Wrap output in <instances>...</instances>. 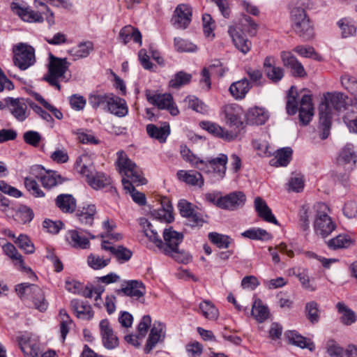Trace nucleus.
<instances>
[{"mask_svg":"<svg viewBox=\"0 0 357 357\" xmlns=\"http://www.w3.org/2000/svg\"><path fill=\"white\" fill-rule=\"evenodd\" d=\"M268 112L262 107H255L250 108L247 114L248 121L255 125H263L268 119Z\"/></svg>","mask_w":357,"mask_h":357,"instance_id":"38","label":"nucleus"},{"mask_svg":"<svg viewBox=\"0 0 357 357\" xmlns=\"http://www.w3.org/2000/svg\"><path fill=\"white\" fill-rule=\"evenodd\" d=\"M199 309L203 316L208 319H216L218 317L219 312L215 305L208 301H204L199 304Z\"/></svg>","mask_w":357,"mask_h":357,"instance_id":"54","label":"nucleus"},{"mask_svg":"<svg viewBox=\"0 0 357 357\" xmlns=\"http://www.w3.org/2000/svg\"><path fill=\"white\" fill-rule=\"evenodd\" d=\"M285 338L291 344L298 347L301 349H308L310 351L315 349V346L313 342L307 340V339L300 335L296 331H288L284 333Z\"/></svg>","mask_w":357,"mask_h":357,"instance_id":"27","label":"nucleus"},{"mask_svg":"<svg viewBox=\"0 0 357 357\" xmlns=\"http://www.w3.org/2000/svg\"><path fill=\"white\" fill-rule=\"evenodd\" d=\"M93 50V44L91 41H85L79 43L77 47L72 48L69 54L75 60L87 57Z\"/></svg>","mask_w":357,"mask_h":357,"instance_id":"42","label":"nucleus"},{"mask_svg":"<svg viewBox=\"0 0 357 357\" xmlns=\"http://www.w3.org/2000/svg\"><path fill=\"white\" fill-rule=\"evenodd\" d=\"M86 181L91 188L98 190L109 185L111 183V178L103 172L96 171Z\"/></svg>","mask_w":357,"mask_h":357,"instance_id":"44","label":"nucleus"},{"mask_svg":"<svg viewBox=\"0 0 357 357\" xmlns=\"http://www.w3.org/2000/svg\"><path fill=\"white\" fill-rule=\"evenodd\" d=\"M176 175L180 181H182L187 184L197 185L199 187L204 185L202 175L198 172L193 170H178Z\"/></svg>","mask_w":357,"mask_h":357,"instance_id":"35","label":"nucleus"},{"mask_svg":"<svg viewBox=\"0 0 357 357\" xmlns=\"http://www.w3.org/2000/svg\"><path fill=\"white\" fill-rule=\"evenodd\" d=\"M70 63L66 58H58L52 54L50 55L47 73L43 79L52 86L61 90L60 82H68L70 77L68 68Z\"/></svg>","mask_w":357,"mask_h":357,"instance_id":"3","label":"nucleus"},{"mask_svg":"<svg viewBox=\"0 0 357 357\" xmlns=\"http://www.w3.org/2000/svg\"><path fill=\"white\" fill-rule=\"evenodd\" d=\"M246 201L245 194L241 191H236L231 192L225 196L220 197L218 202V207L234 211L240 207H242Z\"/></svg>","mask_w":357,"mask_h":357,"instance_id":"13","label":"nucleus"},{"mask_svg":"<svg viewBox=\"0 0 357 357\" xmlns=\"http://www.w3.org/2000/svg\"><path fill=\"white\" fill-rule=\"evenodd\" d=\"M100 333L104 347L108 349L116 348L119 345V339L107 319H102L99 324Z\"/></svg>","mask_w":357,"mask_h":357,"instance_id":"17","label":"nucleus"},{"mask_svg":"<svg viewBox=\"0 0 357 357\" xmlns=\"http://www.w3.org/2000/svg\"><path fill=\"white\" fill-rule=\"evenodd\" d=\"M353 241L347 234H340L335 238L329 240L327 243L328 246L333 249L347 248L352 245Z\"/></svg>","mask_w":357,"mask_h":357,"instance_id":"48","label":"nucleus"},{"mask_svg":"<svg viewBox=\"0 0 357 357\" xmlns=\"http://www.w3.org/2000/svg\"><path fill=\"white\" fill-rule=\"evenodd\" d=\"M146 132L151 137L155 138L162 143L166 141L169 135V125H164L161 127H157L153 124H149L146 126Z\"/></svg>","mask_w":357,"mask_h":357,"instance_id":"43","label":"nucleus"},{"mask_svg":"<svg viewBox=\"0 0 357 357\" xmlns=\"http://www.w3.org/2000/svg\"><path fill=\"white\" fill-rule=\"evenodd\" d=\"M24 185L26 190L35 197H43L45 196V193L40 188L34 178L31 177L25 178Z\"/></svg>","mask_w":357,"mask_h":357,"instance_id":"56","label":"nucleus"},{"mask_svg":"<svg viewBox=\"0 0 357 357\" xmlns=\"http://www.w3.org/2000/svg\"><path fill=\"white\" fill-rule=\"evenodd\" d=\"M201 126L213 136L229 142L234 140L238 136V132L229 131L216 123L202 121L201 122Z\"/></svg>","mask_w":357,"mask_h":357,"instance_id":"18","label":"nucleus"},{"mask_svg":"<svg viewBox=\"0 0 357 357\" xmlns=\"http://www.w3.org/2000/svg\"><path fill=\"white\" fill-rule=\"evenodd\" d=\"M111 93H112L91 94L89 98V102L94 109L100 107L106 111L110 100Z\"/></svg>","mask_w":357,"mask_h":357,"instance_id":"46","label":"nucleus"},{"mask_svg":"<svg viewBox=\"0 0 357 357\" xmlns=\"http://www.w3.org/2000/svg\"><path fill=\"white\" fill-rule=\"evenodd\" d=\"M66 239L75 248L86 249L90 245L89 239L77 230L68 231Z\"/></svg>","mask_w":357,"mask_h":357,"instance_id":"32","label":"nucleus"},{"mask_svg":"<svg viewBox=\"0 0 357 357\" xmlns=\"http://www.w3.org/2000/svg\"><path fill=\"white\" fill-rule=\"evenodd\" d=\"M117 155L116 163L120 172L126 176L122 178L124 189L130 193L136 204L144 206L146 203L145 195L137 191L133 186V184L139 185L146 183V179L142 176L141 169L127 157L123 151H119Z\"/></svg>","mask_w":357,"mask_h":357,"instance_id":"1","label":"nucleus"},{"mask_svg":"<svg viewBox=\"0 0 357 357\" xmlns=\"http://www.w3.org/2000/svg\"><path fill=\"white\" fill-rule=\"evenodd\" d=\"M178 208L180 214L188 219V225L191 227H200L204 223V220L200 213L194 211L191 203L185 199H181L178 203Z\"/></svg>","mask_w":357,"mask_h":357,"instance_id":"15","label":"nucleus"},{"mask_svg":"<svg viewBox=\"0 0 357 357\" xmlns=\"http://www.w3.org/2000/svg\"><path fill=\"white\" fill-rule=\"evenodd\" d=\"M5 254L15 261V265L19 266L20 269L25 271H31L30 268H26L22 256L19 253L16 248L10 243H7L3 246Z\"/></svg>","mask_w":357,"mask_h":357,"instance_id":"40","label":"nucleus"},{"mask_svg":"<svg viewBox=\"0 0 357 357\" xmlns=\"http://www.w3.org/2000/svg\"><path fill=\"white\" fill-rule=\"evenodd\" d=\"M305 9L301 6H294L290 10V19L291 24L300 22L307 19Z\"/></svg>","mask_w":357,"mask_h":357,"instance_id":"59","label":"nucleus"},{"mask_svg":"<svg viewBox=\"0 0 357 357\" xmlns=\"http://www.w3.org/2000/svg\"><path fill=\"white\" fill-rule=\"evenodd\" d=\"M247 75L250 79L252 86H262L264 82L263 75L261 70L249 68L247 70Z\"/></svg>","mask_w":357,"mask_h":357,"instance_id":"62","label":"nucleus"},{"mask_svg":"<svg viewBox=\"0 0 357 357\" xmlns=\"http://www.w3.org/2000/svg\"><path fill=\"white\" fill-rule=\"evenodd\" d=\"M140 225L142 227L144 235L158 248L163 246V242L160 238L153 225L146 218L140 219Z\"/></svg>","mask_w":357,"mask_h":357,"instance_id":"36","label":"nucleus"},{"mask_svg":"<svg viewBox=\"0 0 357 357\" xmlns=\"http://www.w3.org/2000/svg\"><path fill=\"white\" fill-rule=\"evenodd\" d=\"M264 73L273 83L279 82L284 77L283 68L276 66L265 70Z\"/></svg>","mask_w":357,"mask_h":357,"instance_id":"58","label":"nucleus"},{"mask_svg":"<svg viewBox=\"0 0 357 357\" xmlns=\"http://www.w3.org/2000/svg\"><path fill=\"white\" fill-rule=\"evenodd\" d=\"M180 153L183 160L199 170L206 174H213L218 179L225 177L228 160L227 155L220 153L215 158L211 157L203 160L194 155L185 145L181 146Z\"/></svg>","mask_w":357,"mask_h":357,"instance_id":"2","label":"nucleus"},{"mask_svg":"<svg viewBox=\"0 0 357 357\" xmlns=\"http://www.w3.org/2000/svg\"><path fill=\"white\" fill-rule=\"evenodd\" d=\"M3 108H6L17 121L23 122L29 116L28 101L23 98L8 97L4 99Z\"/></svg>","mask_w":357,"mask_h":357,"instance_id":"9","label":"nucleus"},{"mask_svg":"<svg viewBox=\"0 0 357 357\" xmlns=\"http://www.w3.org/2000/svg\"><path fill=\"white\" fill-rule=\"evenodd\" d=\"M55 204L63 213H72L76 209L77 202L70 194H60L55 199Z\"/></svg>","mask_w":357,"mask_h":357,"instance_id":"30","label":"nucleus"},{"mask_svg":"<svg viewBox=\"0 0 357 357\" xmlns=\"http://www.w3.org/2000/svg\"><path fill=\"white\" fill-rule=\"evenodd\" d=\"M336 308L340 314V319L344 325H351L357 320L356 313L347 306L343 302H339L336 304Z\"/></svg>","mask_w":357,"mask_h":357,"instance_id":"41","label":"nucleus"},{"mask_svg":"<svg viewBox=\"0 0 357 357\" xmlns=\"http://www.w3.org/2000/svg\"><path fill=\"white\" fill-rule=\"evenodd\" d=\"M281 59L284 66L291 69L293 76L302 77L306 75L302 63L291 52H281Z\"/></svg>","mask_w":357,"mask_h":357,"instance_id":"19","label":"nucleus"},{"mask_svg":"<svg viewBox=\"0 0 357 357\" xmlns=\"http://www.w3.org/2000/svg\"><path fill=\"white\" fill-rule=\"evenodd\" d=\"M228 33L232 39L236 48L244 54H246L251 49L252 43L244 35L242 29L239 26H231Z\"/></svg>","mask_w":357,"mask_h":357,"instance_id":"14","label":"nucleus"},{"mask_svg":"<svg viewBox=\"0 0 357 357\" xmlns=\"http://www.w3.org/2000/svg\"><path fill=\"white\" fill-rule=\"evenodd\" d=\"M192 18V8L187 4L178 5L172 18L173 25L177 29H185L188 26Z\"/></svg>","mask_w":357,"mask_h":357,"instance_id":"16","label":"nucleus"},{"mask_svg":"<svg viewBox=\"0 0 357 357\" xmlns=\"http://www.w3.org/2000/svg\"><path fill=\"white\" fill-rule=\"evenodd\" d=\"M293 31L304 40H310L314 37V29L309 18L291 24Z\"/></svg>","mask_w":357,"mask_h":357,"instance_id":"33","label":"nucleus"},{"mask_svg":"<svg viewBox=\"0 0 357 357\" xmlns=\"http://www.w3.org/2000/svg\"><path fill=\"white\" fill-rule=\"evenodd\" d=\"M15 291L21 298L33 294V303L36 309L40 312H44L47 310L48 303L45 298L43 291L37 285L29 283H21L16 286Z\"/></svg>","mask_w":357,"mask_h":357,"instance_id":"5","label":"nucleus"},{"mask_svg":"<svg viewBox=\"0 0 357 357\" xmlns=\"http://www.w3.org/2000/svg\"><path fill=\"white\" fill-rule=\"evenodd\" d=\"M75 167L80 174L86 178V181L96 172L93 163L87 154L82 155L77 158Z\"/></svg>","mask_w":357,"mask_h":357,"instance_id":"28","label":"nucleus"},{"mask_svg":"<svg viewBox=\"0 0 357 357\" xmlns=\"http://www.w3.org/2000/svg\"><path fill=\"white\" fill-rule=\"evenodd\" d=\"M118 293H123L135 300L143 298L146 293V288L142 282L137 280H130L127 282L125 287L119 289Z\"/></svg>","mask_w":357,"mask_h":357,"instance_id":"24","label":"nucleus"},{"mask_svg":"<svg viewBox=\"0 0 357 357\" xmlns=\"http://www.w3.org/2000/svg\"><path fill=\"white\" fill-rule=\"evenodd\" d=\"M317 208V213L314 222V231L317 234L324 238L335 229V225L331 218L326 213V211L328 208L325 204L319 203Z\"/></svg>","mask_w":357,"mask_h":357,"instance_id":"6","label":"nucleus"},{"mask_svg":"<svg viewBox=\"0 0 357 357\" xmlns=\"http://www.w3.org/2000/svg\"><path fill=\"white\" fill-rule=\"evenodd\" d=\"M18 345L25 357H38L40 353V341L38 336L25 332L17 337Z\"/></svg>","mask_w":357,"mask_h":357,"instance_id":"10","label":"nucleus"},{"mask_svg":"<svg viewBox=\"0 0 357 357\" xmlns=\"http://www.w3.org/2000/svg\"><path fill=\"white\" fill-rule=\"evenodd\" d=\"M174 42V47L178 52H192L197 50V46L195 44L181 38H175Z\"/></svg>","mask_w":357,"mask_h":357,"instance_id":"57","label":"nucleus"},{"mask_svg":"<svg viewBox=\"0 0 357 357\" xmlns=\"http://www.w3.org/2000/svg\"><path fill=\"white\" fill-rule=\"evenodd\" d=\"M192 75L190 74L186 73L183 71H179L169 81V85L172 88L178 89L190 83Z\"/></svg>","mask_w":357,"mask_h":357,"instance_id":"52","label":"nucleus"},{"mask_svg":"<svg viewBox=\"0 0 357 357\" xmlns=\"http://www.w3.org/2000/svg\"><path fill=\"white\" fill-rule=\"evenodd\" d=\"M298 111L300 121L305 126L307 125L314 115L311 95L305 94L302 96Z\"/></svg>","mask_w":357,"mask_h":357,"instance_id":"21","label":"nucleus"},{"mask_svg":"<svg viewBox=\"0 0 357 357\" xmlns=\"http://www.w3.org/2000/svg\"><path fill=\"white\" fill-rule=\"evenodd\" d=\"M146 98L149 103L157 106L158 109L168 110L172 116H177L179 114V110L170 93H148Z\"/></svg>","mask_w":357,"mask_h":357,"instance_id":"11","label":"nucleus"},{"mask_svg":"<svg viewBox=\"0 0 357 357\" xmlns=\"http://www.w3.org/2000/svg\"><path fill=\"white\" fill-rule=\"evenodd\" d=\"M33 217V210L26 206H21L15 213V220L22 224L30 222Z\"/></svg>","mask_w":357,"mask_h":357,"instance_id":"51","label":"nucleus"},{"mask_svg":"<svg viewBox=\"0 0 357 357\" xmlns=\"http://www.w3.org/2000/svg\"><path fill=\"white\" fill-rule=\"evenodd\" d=\"M185 350L188 357H199L203 351V346L201 343L194 341L185 346Z\"/></svg>","mask_w":357,"mask_h":357,"instance_id":"64","label":"nucleus"},{"mask_svg":"<svg viewBox=\"0 0 357 357\" xmlns=\"http://www.w3.org/2000/svg\"><path fill=\"white\" fill-rule=\"evenodd\" d=\"M101 248L106 251H109L120 263L129 261L132 256V252L130 249L123 245H111L110 243L107 241L102 242Z\"/></svg>","mask_w":357,"mask_h":357,"instance_id":"20","label":"nucleus"},{"mask_svg":"<svg viewBox=\"0 0 357 357\" xmlns=\"http://www.w3.org/2000/svg\"><path fill=\"white\" fill-rule=\"evenodd\" d=\"M252 85L247 78H243L238 81L233 82L229 91L231 96L237 100H243L249 92Z\"/></svg>","mask_w":357,"mask_h":357,"instance_id":"25","label":"nucleus"},{"mask_svg":"<svg viewBox=\"0 0 357 357\" xmlns=\"http://www.w3.org/2000/svg\"><path fill=\"white\" fill-rule=\"evenodd\" d=\"M40 181L43 187L51 188L63 182L60 174L54 171H48L46 174L40 177Z\"/></svg>","mask_w":357,"mask_h":357,"instance_id":"50","label":"nucleus"},{"mask_svg":"<svg viewBox=\"0 0 357 357\" xmlns=\"http://www.w3.org/2000/svg\"><path fill=\"white\" fill-rule=\"evenodd\" d=\"M184 101L188 104L189 108L196 112L206 114L208 112L209 108L202 100L198 99L194 96H187Z\"/></svg>","mask_w":357,"mask_h":357,"instance_id":"49","label":"nucleus"},{"mask_svg":"<svg viewBox=\"0 0 357 357\" xmlns=\"http://www.w3.org/2000/svg\"><path fill=\"white\" fill-rule=\"evenodd\" d=\"M241 236L251 240L264 241H269L273 238V236L266 230L259 227H253L247 229L241 233Z\"/></svg>","mask_w":357,"mask_h":357,"instance_id":"45","label":"nucleus"},{"mask_svg":"<svg viewBox=\"0 0 357 357\" xmlns=\"http://www.w3.org/2000/svg\"><path fill=\"white\" fill-rule=\"evenodd\" d=\"M252 314L257 321L261 323L268 318L269 310L260 299H256L252 305Z\"/></svg>","mask_w":357,"mask_h":357,"instance_id":"47","label":"nucleus"},{"mask_svg":"<svg viewBox=\"0 0 357 357\" xmlns=\"http://www.w3.org/2000/svg\"><path fill=\"white\" fill-rule=\"evenodd\" d=\"M106 111L119 117H123L128 114V107L124 99L111 93Z\"/></svg>","mask_w":357,"mask_h":357,"instance_id":"23","label":"nucleus"},{"mask_svg":"<svg viewBox=\"0 0 357 357\" xmlns=\"http://www.w3.org/2000/svg\"><path fill=\"white\" fill-rule=\"evenodd\" d=\"M70 305L79 319L89 320L93 317L91 306L87 302L73 299L71 301Z\"/></svg>","mask_w":357,"mask_h":357,"instance_id":"31","label":"nucleus"},{"mask_svg":"<svg viewBox=\"0 0 357 357\" xmlns=\"http://www.w3.org/2000/svg\"><path fill=\"white\" fill-rule=\"evenodd\" d=\"M19 247L27 254L33 253L35 248L33 244L26 235L20 234L17 240Z\"/></svg>","mask_w":357,"mask_h":357,"instance_id":"63","label":"nucleus"},{"mask_svg":"<svg viewBox=\"0 0 357 357\" xmlns=\"http://www.w3.org/2000/svg\"><path fill=\"white\" fill-rule=\"evenodd\" d=\"M305 312L308 319L312 323H317L319 321L318 304L315 301H310L306 303Z\"/></svg>","mask_w":357,"mask_h":357,"instance_id":"60","label":"nucleus"},{"mask_svg":"<svg viewBox=\"0 0 357 357\" xmlns=\"http://www.w3.org/2000/svg\"><path fill=\"white\" fill-rule=\"evenodd\" d=\"M110 262V258L104 259L103 257L90 254L87 257L88 265L94 270H100L106 267Z\"/></svg>","mask_w":357,"mask_h":357,"instance_id":"55","label":"nucleus"},{"mask_svg":"<svg viewBox=\"0 0 357 357\" xmlns=\"http://www.w3.org/2000/svg\"><path fill=\"white\" fill-rule=\"evenodd\" d=\"M292 155V149L289 147L278 150L274 158L270 160V165L275 167H286L290 162Z\"/></svg>","mask_w":357,"mask_h":357,"instance_id":"37","label":"nucleus"},{"mask_svg":"<svg viewBox=\"0 0 357 357\" xmlns=\"http://www.w3.org/2000/svg\"><path fill=\"white\" fill-rule=\"evenodd\" d=\"M119 40H121L125 45L132 40L135 43L139 44L142 43V34L138 29L135 28L131 25H127L123 27L119 32Z\"/></svg>","mask_w":357,"mask_h":357,"instance_id":"34","label":"nucleus"},{"mask_svg":"<svg viewBox=\"0 0 357 357\" xmlns=\"http://www.w3.org/2000/svg\"><path fill=\"white\" fill-rule=\"evenodd\" d=\"M165 243L161 250L166 255L171 256L178 262L183 264L188 263L190 257L188 253L181 251L178 245L183 241V235L182 233L173 230L171 227L165 229L163 231Z\"/></svg>","mask_w":357,"mask_h":357,"instance_id":"4","label":"nucleus"},{"mask_svg":"<svg viewBox=\"0 0 357 357\" xmlns=\"http://www.w3.org/2000/svg\"><path fill=\"white\" fill-rule=\"evenodd\" d=\"M337 161L340 165H348L350 167L357 162V150L353 144L345 145L339 153Z\"/></svg>","mask_w":357,"mask_h":357,"instance_id":"29","label":"nucleus"},{"mask_svg":"<svg viewBox=\"0 0 357 357\" xmlns=\"http://www.w3.org/2000/svg\"><path fill=\"white\" fill-rule=\"evenodd\" d=\"M96 213V207L94 204H88L79 210L76 216L80 223L91 226L93 222L94 215Z\"/></svg>","mask_w":357,"mask_h":357,"instance_id":"39","label":"nucleus"},{"mask_svg":"<svg viewBox=\"0 0 357 357\" xmlns=\"http://www.w3.org/2000/svg\"><path fill=\"white\" fill-rule=\"evenodd\" d=\"M254 204L255 211L261 218L267 222L278 225V222L272 213L271 209L262 198L257 197L255 199Z\"/></svg>","mask_w":357,"mask_h":357,"instance_id":"26","label":"nucleus"},{"mask_svg":"<svg viewBox=\"0 0 357 357\" xmlns=\"http://www.w3.org/2000/svg\"><path fill=\"white\" fill-rule=\"evenodd\" d=\"M13 53L14 64L22 70H26L36 61L34 49L30 45L20 43L14 49Z\"/></svg>","mask_w":357,"mask_h":357,"instance_id":"8","label":"nucleus"},{"mask_svg":"<svg viewBox=\"0 0 357 357\" xmlns=\"http://www.w3.org/2000/svg\"><path fill=\"white\" fill-rule=\"evenodd\" d=\"M326 351L331 357H343L344 350L335 341L331 340L327 342Z\"/></svg>","mask_w":357,"mask_h":357,"instance_id":"61","label":"nucleus"},{"mask_svg":"<svg viewBox=\"0 0 357 357\" xmlns=\"http://www.w3.org/2000/svg\"><path fill=\"white\" fill-rule=\"evenodd\" d=\"M165 325L160 321H155L151 330L144 349L146 353H149L165 336Z\"/></svg>","mask_w":357,"mask_h":357,"instance_id":"22","label":"nucleus"},{"mask_svg":"<svg viewBox=\"0 0 357 357\" xmlns=\"http://www.w3.org/2000/svg\"><path fill=\"white\" fill-rule=\"evenodd\" d=\"M346 99L342 93H327L319 105V113L332 117L333 109L340 111L345 108Z\"/></svg>","mask_w":357,"mask_h":357,"instance_id":"7","label":"nucleus"},{"mask_svg":"<svg viewBox=\"0 0 357 357\" xmlns=\"http://www.w3.org/2000/svg\"><path fill=\"white\" fill-rule=\"evenodd\" d=\"M221 114L226 124L234 129H239L243 126L242 108L237 104H227L222 107Z\"/></svg>","mask_w":357,"mask_h":357,"instance_id":"12","label":"nucleus"},{"mask_svg":"<svg viewBox=\"0 0 357 357\" xmlns=\"http://www.w3.org/2000/svg\"><path fill=\"white\" fill-rule=\"evenodd\" d=\"M208 238L219 248H227L233 242L232 238H231L229 236L220 234L216 232L209 233Z\"/></svg>","mask_w":357,"mask_h":357,"instance_id":"53","label":"nucleus"}]
</instances>
